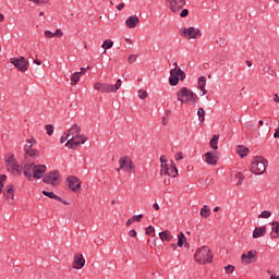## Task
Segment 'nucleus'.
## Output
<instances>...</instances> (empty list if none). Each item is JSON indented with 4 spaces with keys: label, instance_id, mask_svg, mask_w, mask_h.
<instances>
[{
    "label": "nucleus",
    "instance_id": "1",
    "mask_svg": "<svg viewBox=\"0 0 279 279\" xmlns=\"http://www.w3.org/2000/svg\"><path fill=\"white\" fill-rule=\"evenodd\" d=\"M177 99L181 101V104H187V106H195L197 104V94L189 90L186 87H181L177 92Z\"/></svg>",
    "mask_w": 279,
    "mask_h": 279
},
{
    "label": "nucleus",
    "instance_id": "2",
    "mask_svg": "<svg viewBox=\"0 0 279 279\" xmlns=\"http://www.w3.org/2000/svg\"><path fill=\"white\" fill-rule=\"evenodd\" d=\"M267 163L265 157H255L250 166V171L253 172L254 175H263V173L267 171Z\"/></svg>",
    "mask_w": 279,
    "mask_h": 279
},
{
    "label": "nucleus",
    "instance_id": "3",
    "mask_svg": "<svg viewBox=\"0 0 279 279\" xmlns=\"http://www.w3.org/2000/svg\"><path fill=\"white\" fill-rule=\"evenodd\" d=\"M194 259L196 263H201V265H206V263H213V254H210V248L208 246H203L197 248Z\"/></svg>",
    "mask_w": 279,
    "mask_h": 279
},
{
    "label": "nucleus",
    "instance_id": "4",
    "mask_svg": "<svg viewBox=\"0 0 279 279\" xmlns=\"http://www.w3.org/2000/svg\"><path fill=\"white\" fill-rule=\"evenodd\" d=\"M26 144L24 146V159L25 161L27 162V159L28 158H32V160H36V158H40V151L38 149H34L32 147H34L35 143H36V140L35 138H29V140H26Z\"/></svg>",
    "mask_w": 279,
    "mask_h": 279
},
{
    "label": "nucleus",
    "instance_id": "5",
    "mask_svg": "<svg viewBox=\"0 0 279 279\" xmlns=\"http://www.w3.org/2000/svg\"><path fill=\"white\" fill-rule=\"evenodd\" d=\"M11 64L17 69L21 73H25L29 69V61L25 57L11 58Z\"/></svg>",
    "mask_w": 279,
    "mask_h": 279
},
{
    "label": "nucleus",
    "instance_id": "6",
    "mask_svg": "<svg viewBox=\"0 0 279 279\" xmlns=\"http://www.w3.org/2000/svg\"><path fill=\"white\" fill-rule=\"evenodd\" d=\"M120 169L124 170L126 173H134V162L130 156H124L119 159Z\"/></svg>",
    "mask_w": 279,
    "mask_h": 279
},
{
    "label": "nucleus",
    "instance_id": "7",
    "mask_svg": "<svg viewBox=\"0 0 279 279\" xmlns=\"http://www.w3.org/2000/svg\"><path fill=\"white\" fill-rule=\"evenodd\" d=\"M88 141V137L84 134H78L76 137H70L69 141L65 144V147H69V149H73L74 147H77V145H84Z\"/></svg>",
    "mask_w": 279,
    "mask_h": 279
},
{
    "label": "nucleus",
    "instance_id": "8",
    "mask_svg": "<svg viewBox=\"0 0 279 279\" xmlns=\"http://www.w3.org/2000/svg\"><path fill=\"white\" fill-rule=\"evenodd\" d=\"M174 69L170 70V77H169V84L170 86H178L180 82V71H182V68L178 66V63H173Z\"/></svg>",
    "mask_w": 279,
    "mask_h": 279
},
{
    "label": "nucleus",
    "instance_id": "9",
    "mask_svg": "<svg viewBox=\"0 0 279 279\" xmlns=\"http://www.w3.org/2000/svg\"><path fill=\"white\" fill-rule=\"evenodd\" d=\"M66 181H68V186H69L70 191H72L73 193H78V191H81L82 181H80V179L77 177H75V175L68 177Z\"/></svg>",
    "mask_w": 279,
    "mask_h": 279
},
{
    "label": "nucleus",
    "instance_id": "10",
    "mask_svg": "<svg viewBox=\"0 0 279 279\" xmlns=\"http://www.w3.org/2000/svg\"><path fill=\"white\" fill-rule=\"evenodd\" d=\"M183 36L185 38H189V40L195 39V38H202V31L199 28L191 26L189 28L183 29Z\"/></svg>",
    "mask_w": 279,
    "mask_h": 279
},
{
    "label": "nucleus",
    "instance_id": "11",
    "mask_svg": "<svg viewBox=\"0 0 279 279\" xmlns=\"http://www.w3.org/2000/svg\"><path fill=\"white\" fill-rule=\"evenodd\" d=\"M60 178V172L58 170H54L50 173H47L43 178V182L45 184H52V186H56L58 184V180Z\"/></svg>",
    "mask_w": 279,
    "mask_h": 279
},
{
    "label": "nucleus",
    "instance_id": "12",
    "mask_svg": "<svg viewBox=\"0 0 279 279\" xmlns=\"http://www.w3.org/2000/svg\"><path fill=\"white\" fill-rule=\"evenodd\" d=\"M171 166H162L160 173H163L165 175H169V178H178V167H175V163L171 161Z\"/></svg>",
    "mask_w": 279,
    "mask_h": 279
},
{
    "label": "nucleus",
    "instance_id": "13",
    "mask_svg": "<svg viewBox=\"0 0 279 279\" xmlns=\"http://www.w3.org/2000/svg\"><path fill=\"white\" fill-rule=\"evenodd\" d=\"M169 3V9L171 12L178 13L184 5H186V0H167Z\"/></svg>",
    "mask_w": 279,
    "mask_h": 279
},
{
    "label": "nucleus",
    "instance_id": "14",
    "mask_svg": "<svg viewBox=\"0 0 279 279\" xmlns=\"http://www.w3.org/2000/svg\"><path fill=\"white\" fill-rule=\"evenodd\" d=\"M94 89L99 90L100 93H114V85L108 83H95Z\"/></svg>",
    "mask_w": 279,
    "mask_h": 279
},
{
    "label": "nucleus",
    "instance_id": "15",
    "mask_svg": "<svg viewBox=\"0 0 279 279\" xmlns=\"http://www.w3.org/2000/svg\"><path fill=\"white\" fill-rule=\"evenodd\" d=\"M36 167V162L32 161L24 165V175L27 180H34V169Z\"/></svg>",
    "mask_w": 279,
    "mask_h": 279
},
{
    "label": "nucleus",
    "instance_id": "16",
    "mask_svg": "<svg viewBox=\"0 0 279 279\" xmlns=\"http://www.w3.org/2000/svg\"><path fill=\"white\" fill-rule=\"evenodd\" d=\"M241 260L245 265L256 263V251H248L247 253H243L241 256Z\"/></svg>",
    "mask_w": 279,
    "mask_h": 279
},
{
    "label": "nucleus",
    "instance_id": "17",
    "mask_svg": "<svg viewBox=\"0 0 279 279\" xmlns=\"http://www.w3.org/2000/svg\"><path fill=\"white\" fill-rule=\"evenodd\" d=\"M84 265H86V259H84V255H82L81 253H76L73 259V268L82 269Z\"/></svg>",
    "mask_w": 279,
    "mask_h": 279
},
{
    "label": "nucleus",
    "instance_id": "18",
    "mask_svg": "<svg viewBox=\"0 0 279 279\" xmlns=\"http://www.w3.org/2000/svg\"><path fill=\"white\" fill-rule=\"evenodd\" d=\"M47 172V166L45 165H35V169L33 172V179L40 180L43 175Z\"/></svg>",
    "mask_w": 279,
    "mask_h": 279
},
{
    "label": "nucleus",
    "instance_id": "19",
    "mask_svg": "<svg viewBox=\"0 0 279 279\" xmlns=\"http://www.w3.org/2000/svg\"><path fill=\"white\" fill-rule=\"evenodd\" d=\"M3 195H4V199H5L9 204H12V202H14V186H12V185H7Z\"/></svg>",
    "mask_w": 279,
    "mask_h": 279
},
{
    "label": "nucleus",
    "instance_id": "20",
    "mask_svg": "<svg viewBox=\"0 0 279 279\" xmlns=\"http://www.w3.org/2000/svg\"><path fill=\"white\" fill-rule=\"evenodd\" d=\"M141 23V20L136 15H131L126 19L125 25L129 27V29H134L136 25Z\"/></svg>",
    "mask_w": 279,
    "mask_h": 279
},
{
    "label": "nucleus",
    "instance_id": "21",
    "mask_svg": "<svg viewBox=\"0 0 279 279\" xmlns=\"http://www.w3.org/2000/svg\"><path fill=\"white\" fill-rule=\"evenodd\" d=\"M82 132V126L77 125L76 123L73 124L70 130H68V138H75L76 136L80 135Z\"/></svg>",
    "mask_w": 279,
    "mask_h": 279
},
{
    "label": "nucleus",
    "instance_id": "22",
    "mask_svg": "<svg viewBox=\"0 0 279 279\" xmlns=\"http://www.w3.org/2000/svg\"><path fill=\"white\" fill-rule=\"evenodd\" d=\"M7 169L9 171H12V173H15L16 175H21V173H23V167L19 166L16 161L11 162L9 166H7Z\"/></svg>",
    "mask_w": 279,
    "mask_h": 279
},
{
    "label": "nucleus",
    "instance_id": "23",
    "mask_svg": "<svg viewBox=\"0 0 279 279\" xmlns=\"http://www.w3.org/2000/svg\"><path fill=\"white\" fill-rule=\"evenodd\" d=\"M265 234H267V227H257L253 231V239H260V236H265Z\"/></svg>",
    "mask_w": 279,
    "mask_h": 279
},
{
    "label": "nucleus",
    "instance_id": "24",
    "mask_svg": "<svg viewBox=\"0 0 279 279\" xmlns=\"http://www.w3.org/2000/svg\"><path fill=\"white\" fill-rule=\"evenodd\" d=\"M217 160H218V158L215 156V154H213L210 151H207L205 154V161L207 162V165L215 166V165H217Z\"/></svg>",
    "mask_w": 279,
    "mask_h": 279
},
{
    "label": "nucleus",
    "instance_id": "25",
    "mask_svg": "<svg viewBox=\"0 0 279 279\" xmlns=\"http://www.w3.org/2000/svg\"><path fill=\"white\" fill-rule=\"evenodd\" d=\"M159 239L161 241H167V243H170V241L173 240V234H171V231L166 230V231L159 232Z\"/></svg>",
    "mask_w": 279,
    "mask_h": 279
},
{
    "label": "nucleus",
    "instance_id": "26",
    "mask_svg": "<svg viewBox=\"0 0 279 279\" xmlns=\"http://www.w3.org/2000/svg\"><path fill=\"white\" fill-rule=\"evenodd\" d=\"M271 228L272 232L270 233V239H279V222L272 221Z\"/></svg>",
    "mask_w": 279,
    "mask_h": 279
},
{
    "label": "nucleus",
    "instance_id": "27",
    "mask_svg": "<svg viewBox=\"0 0 279 279\" xmlns=\"http://www.w3.org/2000/svg\"><path fill=\"white\" fill-rule=\"evenodd\" d=\"M198 88L202 90V95H206V76L198 77Z\"/></svg>",
    "mask_w": 279,
    "mask_h": 279
},
{
    "label": "nucleus",
    "instance_id": "28",
    "mask_svg": "<svg viewBox=\"0 0 279 279\" xmlns=\"http://www.w3.org/2000/svg\"><path fill=\"white\" fill-rule=\"evenodd\" d=\"M236 153L239 154V156L241 158H245V156H247V154H250V148H247L245 146H238Z\"/></svg>",
    "mask_w": 279,
    "mask_h": 279
},
{
    "label": "nucleus",
    "instance_id": "29",
    "mask_svg": "<svg viewBox=\"0 0 279 279\" xmlns=\"http://www.w3.org/2000/svg\"><path fill=\"white\" fill-rule=\"evenodd\" d=\"M210 208H208V205H205L202 209H201V217H203V219H208V217H210Z\"/></svg>",
    "mask_w": 279,
    "mask_h": 279
},
{
    "label": "nucleus",
    "instance_id": "30",
    "mask_svg": "<svg viewBox=\"0 0 279 279\" xmlns=\"http://www.w3.org/2000/svg\"><path fill=\"white\" fill-rule=\"evenodd\" d=\"M218 141H219V135H217V134L213 135V137L209 142L211 149H219Z\"/></svg>",
    "mask_w": 279,
    "mask_h": 279
},
{
    "label": "nucleus",
    "instance_id": "31",
    "mask_svg": "<svg viewBox=\"0 0 279 279\" xmlns=\"http://www.w3.org/2000/svg\"><path fill=\"white\" fill-rule=\"evenodd\" d=\"M113 45H114V41H113V40L106 39V40L102 43V45H101L102 49H105L104 53H106V50H107V49H112Z\"/></svg>",
    "mask_w": 279,
    "mask_h": 279
},
{
    "label": "nucleus",
    "instance_id": "32",
    "mask_svg": "<svg viewBox=\"0 0 279 279\" xmlns=\"http://www.w3.org/2000/svg\"><path fill=\"white\" fill-rule=\"evenodd\" d=\"M197 117H198V121L199 123H204L205 121V117H206V111L204 110V108H199L197 111Z\"/></svg>",
    "mask_w": 279,
    "mask_h": 279
},
{
    "label": "nucleus",
    "instance_id": "33",
    "mask_svg": "<svg viewBox=\"0 0 279 279\" xmlns=\"http://www.w3.org/2000/svg\"><path fill=\"white\" fill-rule=\"evenodd\" d=\"M80 75H82V72H75L72 76H71V85L75 86V84H77V82H80Z\"/></svg>",
    "mask_w": 279,
    "mask_h": 279
},
{
    "label": "nucleus",
    "instance_id": "34",
    "mask_svg": "<svg viewBox=\"0 0 279 279\" xmlns=\"http://www.w3.org/2000/svg\"><path fill=\"white\" fill-rule=\"evenodd\" d=\"M186 241V235H184L183 232H180V234L178 235V247H182V245H184V242Z\"/></svg>",
    "mask_w": 279,
    "mask_h": 279
},
{
    "label": "nucleus",
    "instance_id": "35",
    "mask_svg": "<svg viewBox=\"0 0 279 279\" xmlns=\"http://www.w3.org/2000/svg\"><path fill=\"white\" fill-rule=\"evenodd\" d=\"M234 178L235 180H239L236 186H241V184H243V180H245V175H243V172H236Z\"/></svg>",
    "mask_w": 279,
    "mask_h": 279
},
{
    "label": "nucleus",
    "instance_id": "36",
    "mask_svg": "<svg viewBox=\"0 0 279 279\" xmlns=\"http://www.w3.org/2000/svg\"><path fill=\"white\" fill-rule=\"evenodd\" d=\"M258 217H259V219H269V217H271V211L264 210L260 213V215Z\"/></svg>",
    "mask_w": 279,
    "mask_h": 279
},
{
    "label": "nucleus",
    "instance_id": "37",
    "mask_svg": "<svg viewBox=\"0 0 279 279\" xmlns=\"http://www.w3.org/2000/svg\"><path fill=\"white\" fill-rule=\"evenodd\" d=\"M8 180V177L5 174H0V195L3 193V182Z\"/></svg>",
    "mask_w": 279,
    "mask_h": 279
},
{
    "label": "nucleus",
    "instance_id": "38",
    "mask_svg": "<svg viewBox=\"0 0 279 279\" xmlns=\"http://www.w3.org/2000/svg\"><path fill=\"white\" fill-rule=\"evenodd\" d=\"M217 45H219V47H227L228 46V40H226V37H220L217 40Z\"/></svg>",
    "mask_w": 279,
    "mask_h": 279
},
{
    "label": "nucleus",
    "instance_id": "39",
    "mask_svg": "<svg viewBox=\"0 0 279 279\" xmlns=\"http://www.w3.org/2000/svg\"><path fill=\"white\" fill-rule=\"evenodd\" d=\"M43 195L49 197V199H56V193L53 192L43 191Z\"/></svg>",
    "mask_w": 279,
    "mask_h": 279
},
{
    "label": "nucleus",
    "instance_id": "40",
    "mask_svg": "<svg viewBox=\"0 0 279 279\" xmlns=\"http://www.w3.org/2000/svg\"><path fill=\"white\" fill-rule=\"evenodd\" d=\"M121 84H123V81H121V78H118L116 85H113V93H117L119 88H121Z\"/></svg>",
    "mask_w": 279,
    "mask_h": 279
},
{
    "label": "nucleus",
    "instance_id": "41",
    "mask_svg": "<svg viewBox=\"0 0 279 279\" xmlns=\"http://www.w3.org/2000/svg\"><path fill=\"white\" fill-rule=\"evenodd\" d=\"M45 128L48 136H51L53 134V124H47Z\"/></svg>",
    "mask_w": 279,
    "mask_h": 279
},
{
    "label": "nucleus",
    "instance_id": "42",
    "mask_svg": "<svg viewBox=\"0 0 279 279\" xmlns=\"http://www.w3.org/2000/svg\"><path fill=\"white\" fill-rule=\"evenodd\" d=\"M132 219H133V222H134V221H137V223H141V221H143V214L134 215V216L132 217Z\"/></svg>",
    "mask_w": 279,
    "mask_h": 279
},
{
    "label": "nucleus",
    "instance_id": "43",
    "mask_svg": "<svg viewBox=\"0 0 279 279\" xmlns=\"http://www.w3.org/2000/svg\"><path fill=\"white\" fill-rule=\"evenodd\" d=\"M138 97H140V99H147V93L143 89H140Z\"/></svg>",
    "mask_w": 279,
    "mask_h": 279
},
{
    "label": "nucleus",
    "instance_id": "44",
    "mask_svg": "<svg viewBox=\"0 0 279 279\" xmlns=\"http://www.w3.org/2000/svg\"><path fill=\"white\" fill-rule=\"evenodd\" d=\"M225 271H226V274H234V266L229 265V266L225 267Z\"/></svg>",
    "mask_w": 279,
    "mask_h": 279
},
{
    "label": "nucleus",
    "instance_id": "45",
    "mask_svg": "<svg viewBox=\"0 0 279 279\" xmlns=\"http://www.w3.org/2000/svg\"><path fill=\"white\" fill-rule=\"evenodd\" d=\"M44 35L46 38H56L54 33L51 31H45Z\"/></svg>",
    "mask_w": 279,
    "mask_h": 279
},
{
    "label": "nucleus",
    "instance_id": "46",
    "mask_svg": "<svg viewBox=\"0 0 279 279\" xmlns=\"http://www.w3.org/2000/svg\"><path fill=\"white\" fill-rule=\"evenodd\" d=\"M174 159L177 160V162H179V160H184V155L179 151L175 154Z\"/></svg>",
    "mask_w": 279,
    "mask_h": 279
},
{
    "label": "nucleus",
    "instance_id": "47",
    "mask_svg": "<svg viewBox=\"0 0 279 279\" xmlns=\"http://www.w3.org/2000/svg\"><path fill=\"white\" fill-rule=\"evenodd\" d=\"M53 34H54V38H62L64 33H62L60 28H57Z\"/></svg>",
    "mask_w": 279,
    "mask_h": 279
},
{
    "label": "nucleus",
    "instance_id": "48",
    "mask_svg": "<svg viewBox=\"0 0 279 279\" xmlns=\"http://www.w3.org/2000/svg\"><path fill=\"white\" fill-rule=\"evenodd\" d=\"M179 80H181V82H184V80H186V73L183 70H179Z\"/></svg>",
    "mask_w": 279,
    "mask_h": 279
},
{
    "label": "nucleus",
    "instance_id": "49",
    "mask_svg": "<svg viewBox=\"0 0 279 279\" xmlns=\"http://www.w3.org/2000/svg\"><path fill=\"white\" fill-rule=\"evenodd\" d=\"M136 58H137L136 54L129 56L128 58L129 63L134 64V62H136Z\"/></svg>",
    "mask_w": 279,
    "mask_h": 279
},
{
    "label": "nucleus",
    "instance_id": "50",
    "mask_svg": "<svg viewBox=\"0 0 279 279\" xmlns=\"http://www.w3.org/2000/svg\"><path fill=\"white\" fill-rule=\"evenodd\" d=\"M153 232H155V229L153 226H149L146 228L145 234L149 235L153 234Z\"/></svg>",
    "mask_w": 279,
    "mask_h": 279
},
{
    "label": "nucleus",
    "instance_id": "51",
    "mask_svg": "<svg viewBox=\"0 0 279 279\" xmlns=\"http://www.w3.org/2000/svg\"><path fill=\"white\" fill-rule=\"evenodd\" d=\"M181 19H185V16H189V9H183L180 13Z\"/></svg>",
    "mask_w": 279,
    "mask_h": 279
},
{
    "label": "nucleus",
    "instance_id": "52",
    "mask_svg": "<svg viewBox=\"0 0 279 279\" xmlns=\"http://www.w3.org/2000/svg\"><path fill=\"white\" fill-rule=\"evenodd\" d=\"M160 162H161V169H162V167L168 166L167 165V156H161L160 157Z\"/></svg>",
    "mask_w": 279,
    "mask_h": 279
},
{
    "label": "nucleus",
    "instance_id": "53",
    "mask_svg": "<svg viewBox=\"0 0 279 279\" xmlns=\"http://www.w3.org/2000/svg\"><path fill=\"white\" fill-rule=\"evenodd\" d=\"M264 72L268 73V75H274V68L269 66V68H264Z\"/></svg>",
    "mask_w": 279,
    "mask_h": 279
},
{
    "label": "nucleus",
    "instance_id": "54",
    "mask_svg": "<svg viewBox=\"0 0 279 279\" xmlns=\"http://www.w3.org/2000/svg\"><path fill=\"white\" fill-rule=\"evenodd\" d=\"M11 162H16V159H14V155H11V156L7 159V167H8Z\"/></svg>",
    "mask_w": 279,
    "mask_h": 279
},
{
    "label": "nucleus",
    "instance_id": "55",
    "mask_svg": "<svg viewBox=\"0 0 279 279\" xmlns=\"http://www.w3.org/2000/svg\"><path fill=\"white\" fill-rule=\"evenodd\" d=\"M129 236L133 238V239H136L137 236V233H136V230L132 229L129 231Z\"/></svg>",
    "mask_w": 279,
    "mask_h": 279
},
{
    "label": "nucleus",
    "instance_id": "56",
    "mask_svg": "<svg viewBox=\"0 0 279 279\" xmlns=\"http://www.w3.org/2000/svg\"><path fill=\"white\" fill-rule=\"evenodd\" d=\"M70 138H71V137H69V134L66 133V136H65V137H64V136H61L60 142H61V144H62V143H66V141L69 142Z\"/></svg>",
    "mask_w": 279,
    "mask_h": 279
},
{
    "label": "nucleus",
    "instance_id": "57",
    "mask_svg": "<svg viewBox=\"0 0 279 279\" xmlns=\"http://www.w3.org/2000/svg\"><path fill=\"white\" fill-rule=\"evenodd\" d=\"M134 223L133 218H130L129 220H126V227L130 228L131 225Z\"/></svg>",
    "mask_w": 279,
    "mask_h": 279
},
{
    "label": "nucleus",
    "instance_id": "58",
    "mask_svg": "<svg viewBox=\"0 0 279 279\" xmlns=\"http://www.w3.org/2000/svg\"><path fill=\"white\" fill-rule=\"evenodd\" d=\"M123 8H125V3H120L117 5V10L121 11Z\"/></svg>",
    "mask_w": 279,
    "mask_h": 279
},
{
    "label": "nucleus",
    "instance_id": "59",
    "mask_svg": "<svg viewBox=\"0 0 279 279\" xmlns=\"http://www.w3.org/2000/svg\"><path fill=\"white\" fill-rule=\"evenodd\" d=\"M153 208H154L155 210H160V205H158V203H155V204L153 205Z\"/></svg>",
    "mask_w": 279,
    "mask_h": 279
},
{
    "label": "nucleus",
    "instance_id": "60",
    "mask_svg": "<svg viewBox=\"0 0 279 279\" xmlns=\"http://www.w3.org/2000/svg\"><path fill=\"white\" fill-rule=\"evenodd\" d=\"M34 64H37L38 66H40L43 64V61L35 59L34 60Z\"/></svg>",
    "mask_w": 279,
    "mask_h": 279
},
{
    "label": "nucleus",
    "instance_id": "61",
    "mask_svg": "<svg viewBox=\"0 0 279 279\" xmlns=\"http://www.w3.org/2000/svg\"><path fill=\"white\" fill-rule=\"evenodd\" d=\"M87 69H90V66H87V68H81V72H80V73H81V75H82V74H84V73H86V70H87Z\"/></svg>",
    "mask_w": 279,
    "mask_h": 279
},
{
    "label": "nucleus",
    "instance_id": "62",
    "mask_svg": "<svg viewBox=\"0 0 279 279\" xmlns=\"http://www.w3.org/2000/svg\"><path fill=\"white\" fill-rule=\"evenodd\" d=\"M54 199H57V202H61V203L64 202V199L58 195H56Z\"/></svg>",
    "mask_w": 279,
    "mask_h": 279
},
{
    "label": "nucleus",
    "instance_id": "63",
    "mask_svg": "<svg viewBox=\"0 0 279 279\" xmlns=\"http://www.w3.org/2000/svg\"><path fill=\"white\" fill-rule=\"evenodd\" d=\"M274 101H276V104H279V97H278V94H275Z\"/></svg>",
    "mask_w": 279,
    "mask_h": 279
},
{
    "label": "nucleus",
    "instance_id": "64",
    "mask_svg": "<svg viewBox=\"0 0 279 279\" xmlns=\"http://www.w3.org/2000/svg\"><path fill=\"white\" fill-rule=\"evenodd\" d=\"M270 279H279V276H277V275H271V276H270Z\"/></svg>",
    "mask_w": 279,
    "mask_h": 279
}]
</instances>
